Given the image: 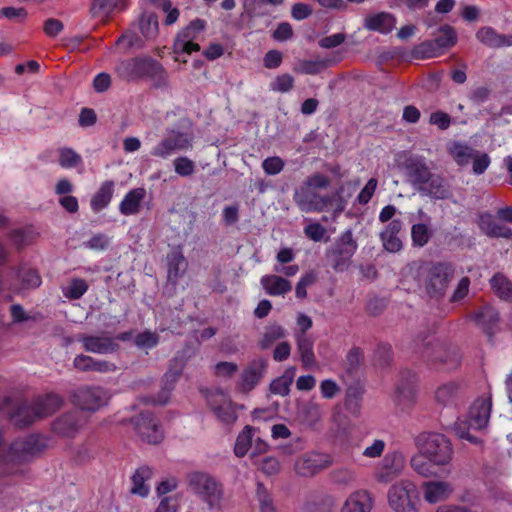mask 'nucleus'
<instances>
[{
	"instance_id": "49",
	"label": "nucleus",
	"mask_w": 512,
	"mask_h": 512,
	"mask_svg": "<svg viewBox=\"0 0 512 512\" xmlns=\"http://www.w3.org/2000/svg\"><path fill=\"white\" fill-rule=\"evenodd\" d=\"M256 499L259 503L260 512H276L272 496L261 482H258L256 486Z\"/></svg>"
},
{
	"instance_id": "59",
	"label": "nucleus",
	"mask_w": 512,
	"mask_h": 512,
	"mask_svg": "<svg viewBox=\"0 0 512 512\" xmlns=\"http://www.w3.org/2000/svg\"><path fill=\"white\" fill-rule=\"evenodd\" d=\"M345 408L352 415L357 416L361 409V394L357 389H349L345 398Z\"/></svg>"
},
{
	"instance_id": "47",
	"label": "nucleus",
	"mask_w": 512,
	"mask_h": 512,
	"mask_svg": "<svg viewBox=\"0 0 512 512\" xmlns=\"http://www.w3.org/2000/svg\"><path fill=\"white\" fill-rule=\"evenodd\" d=\"M253 436V428L251 426H245L242 432L237 436L234 453L237 457H244L250 446Z\"/></svg>"
},
{
	"instance_id": "51",
	"label": "nucleus",
	"mask_w": 512,
	"mask_h": 512,
	"mask_svg": "<svg viewBox=\"0 0 512 512\" xmlns=\"http://www.w3.org/2000/svg\"><path fill=\"white\" fill-rule=\"evenodd\" d=\"M88 290V284L84 279L74 278L71 280L69 286L63 289L65 297L71 300L80 299Z\"/></svg>"
},
{
	"instance_id": "11",
	"label": "nucleus",
	"mask_w": 512,
	"mask_h": 512,
	"mask_svg": "<svg viewBox=\"0 0 512 512\" xmlns=\"http://www.w3.org/2000/svg\"><path fill=\"white\" fill-rule=\"evenodd\" d=\"M208 406L218 419L225 426H231L238 419L236 405L222 391L216 390L207 395Z\"/></svg>"
},
{
	"instance_id": "34",
	"label": "nucleus",
	"mask_w": 512,
	"mask_h": 512,
	"mask_svg": "<svg viewBox=\"0 0 512 512\" xmlns=\"http://www.w3.org/2000/svg\"><path fill=\"white\" fill-rule=\"evenodd\" d=\"M152 474L153 471L149 466L138 468L132 476L131 493L141 497L148 496L150 488L146 481L151 478Z\"/></svg>"
},
{
	"instance_id": "1",
	"label": "nucleus",
	"mask_w": 512,
	"mask_h": 512,
	"mask_svg": "<svg viewBox=\"0 0 512 512\" xmlns=\"http://www.w3.org/2000/svg\"><path fill=\"white\" fill-rule=\"evenodd\" d=\"M331 184L329 176L315 172L307 176L302 183L294 189L293 201L300 211L305 213L332 212L337 218L348 204L343 195L344 185L338 187L333 193L321 194Z\"/></svg>"
},
{
	"instance_id": "45",
	"label": "nucleus",
	"mask_w": 512,
	"mask_h": 512,
	"mask_svg": "<svg viewBox=\"0 0 512 512\" xmlns=\"http://www.w3.org/2000/svg\"><path fill=\"white\" fill-rule=\"evenodd\" d=\"M139 28L145 38H154L158 33L157 16L154 13H143L139 19Z\"/></svg>"
},
{
	"instance_id": "20",
	"label": "nucleus",
	"mask_w": 512,
	"mask_h": 512,
	"mask_svg": "<svg viewBox=\"0 0 512 512\" xmlns=\"http://www.w3.org/2000/svg\"><path fill=\"white\" fill-rule=\"evenodd\" d=\"M491 406L489 399L480 398L474 401L469 409L467 421H464L468 424V428L476 430L485 428L490 419Z\"/></svg>"
},
{
	"instance_id": "42",
	"label": "nucleus",
	"mask_w": 512,
	"mask_h": 512,
	"mask_svg": "<svg viewBox=\"0 0 512 512\" xmlns=\"http://www.w3.org/2000/svg\"><path fill=\"white\" fill-rule=\"evenodd\" d=\"M411 466L416 473L429 477L434 474L433 461L422 451L411 458Z\"/></svg>"
},
{
	"instance_id": "12",
	"label": "nucleus",
	"mask_w": 512,
	"mask_h": 512,
	"mask_svg": "<svg viewBox=\"0 0 512 512\" xmlns=\"http://www.w3.org/2000/svg\"><path fill=\"white\" fill-rule=\"evenodd\" d=\"M415 486L408 481H401L391 486L388 491V503L394 512H416L412 496Z\"/></svg>"
},
{
	"instance_id": "60",
	"label": "nucleus",
	"mask_w": 512,
	"mask_h": 512,
	"mask_svg": "<svg viewBox=\"0 0 512 512\" xmlns=\"http://www.w3.org/2000/svg\"><path fill=\"white\" fill-rule=\"evenodd\" d=\"M150 154L153 157L161 159H167L168 157L174 154L172 150L171 141L168 138L167 134L161 139V141L157 145H155L152 148Z\"/></svg>"
},
{
	"instance_id": "14",
	"label": "nucleus",
	"mask_w": 512,
	"mask_h": 512,
	"mask_svg": "<svg viewBox=\"0 0 512 512\" xmlns=\"http://www.w3.org/2000/svg\"><path fill=\"white\" fill-rule=\"evenodd\" d=\"M267 365V360L262 357L249 361L240 374L237 388L243 393H249L255 389L262 380Z\"/></svg>"
},
{
	"instance_id": "29",
	"label": "nucleus",
	"mask_w": 512,
	"mask_h": 512,
	"mask_svg": "<svg viewBox=\"0 0 512 512\" xmlns=\"http://www.w3.org/2000/svg\"><path fill=\"white\" fill-rule=\"evenodd\" d=\"M146 190L142 187L131 189L119 204V212L124 216L136 215L140 212Z\"/></svg>"
},
{
	"instance_id": "55",
	"label": "nucleus",
	"mask_w": 512,
	"mask_h": 512,
	"mask_svg": "<svg viewBox=\"0 0 512 512\" xmlns=\"http://www.w3.org/2000/svg\"><path fill=\"white\" fill-rule=\"evenodd\" d=\"M134 343L140 349H152L158 345L159 336L155 332L146 330L135 337Z\"/></svg>"
},
{
	"instance_id": "56",
	"label": "nucleus",
	"mask_w": 512,
	"mask_h": 512,
	"mask_svg": "<svg viewBox=\"0 0 512 512\" xmlns=\"http://www.w3.org/2000/svg\"><path fill=\"white\" fill-rule=\"evenodd\" d=\"M261 167L267 175H277L285 167V161L279 156L267 157L262 161Z\"/></svg>"
},
{
	"instance_id": "62",
	"label": "nucleus",
	"mask_w": 512,
	"mask_h": 512,
	"mask_svg": "<svg viewBox=\"0 0 512 512\" xmlns=\"http://www.w3.org/2000/svg\"><path fill=\"white\" fill-rule=\"evenodd\" d=\"M237 371L238 365L234 362L221 361L213 367L214 375L221 378H231Z\"/></svg>"
},
{
	"instance_id": "31",
	"label": "nucleus",
	"mask_w": 512,
	"mask_h": 512,
	"mask_svg": "<svg viewBox=\"0 0 512 512\" xmlns=\"http://www.w3.org/2000/svg\"><path fill=\"white\" fill-rule=\"evenodd\" d=\"M424 498L429 503H437L449 497L453 488L448 482L430 481L423 485Z\"/></svg>"
},
{
	"instance_id": "41",
	"label": "nucleus",
	"mask_w": 512,
	"mask_h": 512,
	"mask_svg": "<svg viewBox=\"0 0 512 512\" xmlns=\"http://www.w3.org/2000/svg\"><path fill=\"white\" fill-rule=\"evenodd\" d=\"M457 389L458 386L453 382L439 386L435 391L436 402L443 407L453 404L457 395Z\"/></svg>"
},
{
	"instance_id": "33",
	"label": "nucleus",
	"mask_w": 512,
	"mask_h": 512,
	"mask_svg": "<svg viewBox=\"0 0 512 512\" xmlns=\"http://www.w3.org/2000/svg\"><path fill=\"white\" fill-rule=\"evenodd\" d=\"M260 282L266 293L271 296L285 295L292 289L289 280L274 274L262 276Z\"/></svg>"
},
{
	"instance_id": "15",
	"label": "nucleus",
	"mask_w": 512,
	"mask_h": 512,
	"mask_svg": "<svg viewBox=\"0 0 512 512\" xmlns=\"http://www.w3.org/2000/svg\"><path fill=\"white\" fill-rule=\"evenodd\" d=\"M133 423L137 434L143 441L149 444H157L162 441V428L151 412H141L133 419Z\"/></svg>"
},
{
	"instance_id": "4",
	"label": "nucleus",
	"mask_w": 512,
	"mask_h": 512,
	"mask_svg": "<svg viewBox=\"0 0 512 512\" xmlns=\"http://www.w3.org/2000/svg\"><path fill=\"white\" fill-rule=\"evenodd\" d=\"M115 72L128 82L150 79L156 87L168 84V75L161 63L147 56L122 60L116 65Z\"/></svg>"
},
{
	"instance_id": "44",
	"label": "nucleus",
	"mask_w": 512,
	"mask_h": 512,
	"mask_svg": "<svg viewBox=\"0 0 512 512\" xmlns=\"http://www.w3.org/2000/svg\"><path fill=\"white\" fill-rule=\"evenodd\" d=\"M432 237V230L425 223L413 224L411 227L412 244L415 247H424Z\"/></svg>"
},
{
	"instance_id": "40",
	"label": "nucleus",
	"mask_w": 512,
	"mask_h": 512,
	"mask_svg": "<svg viewBox=\"0 0 512 512\" xmlns=\"http://www.w3.org/2000/svg\"><path fill=\"white\" fill-rule=\"evenodd\" d=\"M286 336L285 329L278 325L272 324L265 328L262 339L259 342V347L263 350L270 348L276 341Z\"/></svg>"
},
{
	"instance_id": "23",
	"label": "nucleus",
	"mask_w": 512,
	"mask_h": 512,
	"mask_svg": "<svg viewBox=\"0 0 512 512\" xmlns=\"http://www.w3.org/2000/svg\"><path fill=\"white\" fill-rule=\"evenodd\" d=\"M475 37L481 44L488 48L500 49L512 47V34H501L491 26L479 28Z\"/></svg>"
},
{
	"instance_id": "10",
	"label": "nucleus",
	"mask_w": 512,
	"mask_h": 512,
	"mask_svg": "<svg viewBox=\"0 0 512 512\" xmlns=\"http://www.w3.org/2000/svg\"><path fill=\"white\" fill-rule=\"evenodd\" d=\"M404 467L405 459L401 452H388L377 465L374 478L378 483L388 484L402 474Z\"/></svg>"
},
{
	"instance_id": "7",
	"label": "nucleus",
	"mask_w": 512,
	"mask_h": 512,
	"mask_svg": "<svg viewBox=\"0 0 512 512\" xmlns=\"http://www.w3.org/2000/svg\"><path fill=\"white\" fill-rule=\"evenodd\" d=\"M420 450L428 455L435 465L448 464L453 455L452 445L446 436L440 433L430 432L418 437Z\"/></svg>"
},
{
	"instance_id": "28",
	"label": "nucleus",
	"mask_w": 512,
	"mask_h": 512,
	"mask_svg": "<svg viewBox=\"0 0 512 512\" xmlns=\"http://www.w3.org/2000/svg\"><path fill=\"white\" fill-rule=\"evenodd\" d=\"M402 229V222L399 219L390 221L380 233L384 248L389 252H398L402 249V241L399 233Z\"/></svg>"
},
{
	"instance_id": "50",
	"label": "nucleus",
	"mask_w": 512,
	"mask_h": 512,
	"mask_svg": "<svg viewBox=\"0 0 512 512\" xmlns=\"http://www.w3.org/2000/svg\"><path fill=\"white\" fill-rule=\"evenodd\" d=\"M59 165L65 169L75 168L82 164L81 156L71 148H61L59 150Z\"/></svg>"
},
{
	"instance_id": "8",
	"label": "nucleus",
	"mask_w": 512,
	"mask_h": 512,
	"mask_svg": "<svg viewBox=\"0 0 512 512\" xmlns=\"http://www.w3.org/2000/svg\"><path fill=\"white\" fill-rule=\"evenodd\" d=\"M357 247L358 245L353 239L352 231L346 230L340 235L335 244L327 250V262L336 272L346 271L351 264V258L355 254Z\"/></svg>"
},
{
	"instance_id": "37",
	"label": "nucleus",
	"mask_w": 512,
	"mask_h": 512,
	"mask_svg": "<svg viewBox=\"0 0 512 512\" xmlns=\"http://www.w3.org/2000/svg\"><path fill=\"white\" fill-rule=\"evenodd\" d=\"M335 508V498L330 494H321L315 496L305 506V512H333Z\"/></svg>"
},
{
	"instance_id": "48",
	"label": "nucleus",
	"mask_w": 512,
	"mask_h": 512,
	"mask_svg": "<svg viewBox=\"0 0 512 512\" xmlns=\"http://www.w3.org/2000/svg\"><path fill=\"white\" fill-rule=\"evenodd\" d=\"M442 52L436 46L434 40H426L416 45L413 49V55L417 59H429L441 55Z\"/></svg>"
},
{
	"instance_id": "3",
	"label": "nucleus",
	"mask_w": 512,
	"mask_h": 512,
	"mask_svg": "<svg viewBox=\"0 0 512 512\" xmlns=\"http://www.w3.org/2000/svg\"><path fill=\"white\" fill-rule=\"evenodd\" d=\"M412 277L423 286L430 298L440 299L445 295L454 278L455 267L450 262L420 261L409 267Z\"/></svg>"
},
{
	"instance_id": "16",
	"label": "nucleus",
	"mask_w": 512,
	"mask_h": 512,
	"mask_svg": "<svg viewBox=\"0 0 512 512\" xmlns=\"http://www.w3.org/2000/svg\"><path fill=\"white\" fill-rule=\"evenodd\" d=\"M77 340L88 353L106 355L113 354L119 350V344L115 339L106 335L82 334L78 336Z\"/></svg>"
},
{
	"instance_id": "38",
	"label": "nucleus",
	"mask_w": 512,
	"mask_h": 512,
	"mask_svg": "<svg viewBox=\"0 0 512 512\" xmlns=\"http://www.w3.org/2000/svg\"><path fill=\"white\" fill-rule=\"evenodd\" d=\"M493 291L503 300L512 301V282L502 273H496L490 280Z\"/></svg>"
},
{
	"instance_id": "61",
	"label": "nucleus",
	"mask_w": 512,
	"mask_h": 512,
	"mask_svg": "<svg viewBox=\"0 0 512 512\" xmlns=\"http://www.w3.org/2000/svg\"><path fill=\"white\" fill-rule=\"evenodd\" d=\"M316 282V274L314 272H308L304 274L298 281L295 294L299 299H304L307 296V287L313 285Z\"/></svg>"
},
{
	"instance_id": "39",
	"label": "nucleus",
	"mask_w": 512,
	"mask_h": 512,
	"mask_svg": "<svg viewBox=\"0 0 512 512\" xmlns=\"http://www.w3.org/2000/svg\"><path fill=\"white\" fill-rule=\"evenodd\" d=\"M167 135L171 141L173 153L189 150L192 148L193 137L191 134L179 130H171L167 133Z\"/></svg>"
},
{
	"instance_id": "17",
	"label": "nucleus",
	"mask_w": 512,
	"mask_h": 512,
	"mask_svg": "<svg viewBox=\"0 0 512 512\" xmlns=\"http://www.w3.org/2000/svg\"><path fill=\"white\" fill-rule=\"evenodd\" d=\"M88 419L78 411L65 413L53 423V431L65 437H74L86 424Z\"/></svg>"
},
{
	"instance_id": "13",
	"label": "nucleus",
	"mask_w": 512,
	"mask_h": 512,
	"mask_svg": "<svg viewBox=\"0 0 512 512\" xmlns=\"http://www.w3.org/2000/svg\"><path fill=\"white\" fill-rule=\"evenodd\" d=\"M332 459L328 454L318 452H307L301 455L294 464L297 475L312 477L320 471L328 468Z\"/></svg>"
},
{
	"instance_id": "27",
	"label": "nucleus",
	"mask_w": 512,
	"mask_h": 512,
	"mask_svg": "<svg viewBox=\"0 0 512 512\" xmlns=\"http://www.w3.org/2000/svg\"><path fill=\"white\" fill-rule=\"evenodd\" d=\"M396 25V18L388 12H379L368 15L364 20V28L382 34L390 33Z\"/></svg>"
},
{
	"instance_id": "63",
	"label": "nucleus",
	"mask_w": 512,
	"mask_h": 512,
	"mask_svg": "<svg viewBox=\"0 0 512 512\" xmlns=\"http://www.w3.org/2000/svg\"><path fill=\"white\" fill-rule=\"evenodd\" d=\"M205 24L204 20L196 19L179 32L177 36L195 40L198 34L205 29Z\"/></svg>"
},
{
	"instance_id": "26",
	"label": "nucleus",
	"mask_w": 512,
	"mask_h": 512,
	"mask_svg": "<svg viewBox=\"0 0 512 512\" xmlns=\"http://www.w3.org/2000/svg\"><path fill=\"white\" fill-rule=\"evenodd\" d=\"M285 0H243V15L252 24L259 17H268L271 10L268 6H280Z\"/></svg>"
},
{
	"instance_id": "19",
	"label": "nucleus",
	"mask_w": 512,
	"mask_h": 512,
	"mask_svg": "<svg viewBox=\"0 0 512 512\" xmlns=\"http://www.w3.org/2000/svg\"><path fill=\"white\" fill-rule=\"evenodd\" d=\"M191 354L190 349H183L170 361L169 368L162 378L163 390L165 392H170L174 388Z\"/></svg>"
},
{
	"instance_id": "24",
	"label": "nucleus",
	"mask_w": 512,
	"mask_h": 512,
	"mask_svg": "<svg viewBox=\"0 0 512 512\" xmlns=\"http://www.w3.org/2000/svg\"><path fill=\"white\" fill-rule=\"evenodd\" d=\"M75 369L82 372L113 373L117 370L115 363L91 356L79 354L73 359Z\"/></svg>"
},
{
	"instance_id": "32",
	"label": "nucleus",
	"mask_w": 512,
	"mask_h": 512,
	"mask_svg": "<svg viewBox=\"0 0 512 512\" xmlns=\"http://www.w3.org/2000/svg\"><path fill=\"white\" fill-rule=\"evenodd\" d=\"M115 183L112 180L104 181L90 201V207L93 212H100L111 202L114 194Z\"/></svg>"
},
{
	"instance_id": "9",
	"label": "nucleus",
	"mask_w": 512,
	"mask_h": 512,
	"mask_svg": "<svg viewBox=\"0 0 512 512\" xmlns=\"http://www.w3.org/2000/svg\"><path fill=\"white\" fill-rule=\"evenodd\" d=\"M110 400L108 390L100 386H82L72 395L73 403L83 411L96 412Z\"/></svg>"
},
{
	"instance_id": "64",
	"label": "nucleus",
	"mask_w": 512,
	"mask_h": 512,
	"mask_svg": "<svg viewBox=\"0 0 512 512\" xmlns=\"http://www.w3.org/2000/svg\"><path fill=\"white\" fill-rule=\"evenodd\" d=\"M110 243L109 237L104 233L93 235L88 241L84 242V247L90 250H105Z\"/></svg>"
},
{
	"instance_id": "35",
	"label": "nucleus",
	"mask_w": 512,
	"mask_h": 512,
	"mask_svg": "<svg viewBox=\"0 0 512 512\" xmlns=\"http://www.w3.org/2000/svg\"><path fill=\"white\" fill-rule=\"evenodd\" d=\"M297 350L300 354L304 368L315 366L316 359L313 351V340L306 334L296 335Z\"/></svg>"
},
{
	"instance_id": "18",
	"label": "nucleus",
	"mask_w": 512,
	"mask_h": 512,
	"mask_svg": "<svg viewBox=\"0 0 512 512\" xmlns=\"http://www.w3.org/2000/svg\"><path fill=\"white\" fill-rule=\"evenodd\" d=\"M424 353L432 362L443 365L447 370L457 368L461 361L458 350L444 344L427 347Z\"/></svg>"
},
{
	"instance_id": "22",
	"label": "nucleus",
	"mask_w": 512,
	"mask_h": 512,
	"mask_svg": "<svg viewBox=\"0 0 512 512\" xmlns=\"http://www.w3.org/2000/svg\"><path fill=\"white\" fill-rule=\"evenodd\" d=\"M478 226L481 232L490 238L510 239L512 237V229L490 213L480 214Z\"/></svg>"
},
{
	"instance_id": "30",
	"label": "nucleus",
	"mask_w": 512,
	"mask_h": 512,
	"mask_svg": "<svg viewBox=\"0 0 512 512\" xmlns=\"http://www.w3.org/2000/svg\"><path fill=\"white\" fill-rule=\"evenodd\" d=\"M187 260L180 250H173L167 255L168 281L176 285L187 270Z\"/></svg>"
},
{
	"instance_id": "5",
	"label": "nucleus",
	"mask_w": 512,
	"mask_h": 512,
	"mask_svg": "<svg viewBox=\"0 0 512 512\" xmlns=\"http://www.w3.org/2000/svg\"><path fill=\"white\" fill-rule=\"evenodd\" d=\"M63 399L57 394L38 397L31 403L21 404L12 415V421L19 428H24L37 419L52 415L61 408Z\"/></svg>"
},
{
	"instance_id": "58",
	"label": "nucleus",
	"mask_w": 512,
	"mask_h": 512,
	"mask_svg": "<svg viewBox=\"0 0 512 512\" xmlns=\"http://www.w3.org/2000/svg\"><path fill=\"white\" fill-rule=\"evenodd\" d=\"M294 85V78L290 74L278 75L271 83L270 89L275 92L287 93Z\"/></svg>"
},
{
	"instance_id": "21",
	"label": "nucleus",
	"mask_w": 512,
	"mask_h": 512,
	"mask_svg": "<svg viewBox=\"0 0 512 512\" xmlns=\"http://www.w3.org/2000/svg\"><path fill=\"white\" fill-rule=\"evenodd\" d=\"M375 499L371 492L359 489L349 494L340 512H371Z\"/></svg>"
},
{
	"instance_id": "25",
	"label": "nucleus",
	"mask_w": 512,
	"mask_h": 512,
	"mask_svg": "<svg viewBox=\"0 0 512 512\" xmlns=\"http://www.w3.org/2000/svg\"><path fill=\"white\" fill-rule=\"evenodd\" d=\"M470 318L480 327L489 337L496 332L499 323L498 311L490 306L485 305L470 315Z\"/></svg>"
},
{
	"instance_id": "53",
	"label": "nucleus",
	"mask_w": 512,
	"mask_h": 512,
	"mask_svg": "<svg viewBox=\"0 0 512 512\" xmlns=\"http://www.w3.org/2000/svg\"><path fill=\"white\" fill-rule=\"evenodd\" d=\"M24 289H35L41 285V277L35 269H22L18 273Z\"/></svg>"
},
{
	"instance_id": "2",
	"label": "nucleus",
	"mask_w": 512,
	"mask_h": 512,
	"mask_svg": "<svg viewBox=\"0 0 512 512\" xmlns=\"http://www.w3.org/2000/svg\"><path fill=\"white\" fill-rule=\"evenodd\" d=\"M400 167L407 182L421 195L436 200H444L451 196L446 180L432 172L430 163L425 157L410 155Z\"/></svg>"
},
{
	"instance_id": "54",
	"label": "nucleus",
	"mask_w": 512,
	"mask_h": 512,
	"mask_svg": "<svg viewBox=\"0 0 512 512\" xmlns=\"http://www.w3.org/2000/svg\"><path fill=\"white\" fill-rule=\"evenodd\" d=\"M327 66L325 60H302L299 62L295 71L301 74L315 75Z\"/></svg>"
},
{
	"instance_id": "6",
	"label": "nucleus",
	"mask_w": 512,
	"mask_h": 512,
	"mask_svg": "<svg viewBox=\"0 0 512 512\" xmlns=\"http://www.w3.org/2000/svg\"><path fill=\"white\" fill-rule=\"evenodd\" d=\"M188 491L206 503L210 509L219 508L223 499V485L212 474L192 471L186 476Z\"/></svg>"
},
{
	"instance_id": "57",
	"label": "nucleus",
	"mask_w": 512,
	"mask_h": 512,
	"mask_svg": "<svg viewBox=\"0 0 512 512\" xmlns=\"http://www.w3.org/2000/svg\"><path fill=\"white\" fill-rule=\"evenodd\" d=\"M175 172L182 177L191 176L195 172V163L188 157H177L173 161Z\"/></svg>"
},
{
	"instance_id": "46",
	"label": "nucleus",
	"mask_w": 512,
	"mask_h": 512,
	"mask_svg": "<svg viewBox=\"0 0 512 512\" xmlns=\"http://www.w3.org/2000/svg\"><path fill=\"white\" fill-rule=\"evenodd\" d=\"M439 32L441 33L434 40L436 46L443 52L445 49L454 46L457 42V35L455 29L450 25H443L440 27Z\"/></svg>"
},
{
	"instance_id": "52",
	"label": "nucleus",
	"mask_w": 512,
	"mask_h": 512,
	"mask_svg": "<svg viewBox=\"0 0 512 512\" xmlns=\"http://www.w3.org/2000/svg\"><path fill=\"white\" fill-rule=\"evenodd\" d=\"M331 478L338 485L349 486L356 482L357 475L353 469L343 467L333 470Z\"/></svg>"
},
{
	"instance_id": "43",
	"label": "nucleus",
	"mask_w": 512,
	"mask_h": 512,
	"mask_svg": "<svg viewBox=\"0 0 512 512\" xmlns=\"http://www.w3.org/2000/svg\"><path fill=\"white\" fill-rule=\"evenodd\" d=\"M294 368L286 371L282 376L274 379L270 384V391L273 394L286 396L290 392V386L293 381Z\"/></svg>"
},
{
	"instance_id": "36",
	"label": "nucleus",
	"mask_w": 512,
	"mask_h": 512,
	"mask_svg": "<svg viewBox=\"0 0 512 512\" xmlns=\"http://www.w3.org/2000/svg\"><path fill=\"white\" fill-rule=\"evenodd\" d=\"M123 0H91L90 14L93 18H107Z\"/></svg>"
}]
</instances>
